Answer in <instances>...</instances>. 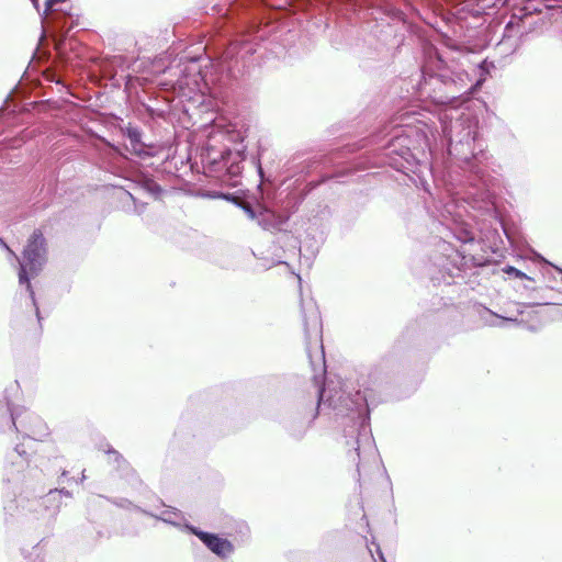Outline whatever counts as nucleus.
<instances>
[{"mask_svg": "<svg viewBox=\"0 0 562 562\" xmlns=\"http://www.w3.org/2000/svg\"><path fill=\"white\" fill-rule=\"evenodd\" d=\"M19 282L25 284L33 304L35 305L34 292L30 283V277L37 276L46 263V244L40 231H35L30 237L22 260L19 261Z\"/></svg>", "mask_w": 562, "mask_h": 562, "instance_id": "nucleus-1", "label": "nucleus"}, {"mask_svg": "<svg viewBox=\"0 0 562 562\" xmlns=\"http://www.w3.org/2000/svg\"><path fill=\"white\" fill-rule=\"evenodd\" d=\"M304 328L306 334V350L314 370L321 371L325 367V357L322 346V319L319 311L313 300L302 303Z\"/></svg>", "mask_w": 562, "mask_h": 562, "instance_id": "nucleus-2", "label": "nucleus"}, {"mask_svg": "<svg viewBox=\"0 0 562 562\" xmlns=\"http://www.w3.org/2000/svg\"><path fill=\"white\" fill-rule=\"evenodd\" d=\"M191 530L205 543L210 550H212L217 555L226 557L232 552L233 547L226 539L218 538L217 536L207 532L196 531L193 528H191Z\"/></svg>", "mask_w": 562, "mask_h": 562, "instance_id": "nucleus-3", "label": "nucleus"}, {"mask_svg": "<svg viewBox=\"0 0 562 562\" xmlns=\"http://www.w3.org/2000/svg\"><path fill=\"white\" fill-rule=\"evenodd\" d=\"M460 134L461 135H460L459 142H461V143L462 142L469 143L471 140H474L476 137V132H475L473 122H470L469 125L460 132Z\"/></svg>", "mask_w": 562, "mask_h": 562, "instance_id": "nucleus-4", "label": "nucleus"}, {"mask_svg": "<svg viewBox=\"0 0 562 562\" xmlns=\"http://www.w3.org/2000/svg\"><path fill=\"white\" fill-rule=\"evenodd\" d=\"M35 427L30 430L31 436L34 438L41 439L47 435L46 426L40 419H35Z\"/></svg>", "mask_w": 562, "mask_h": 562, "instance_id": "nucleus-5", "label": "nucleus"}, {"mask_svg": "<svg viewBox=\"0 0 562 562\" xmlns=\"http://www.w3.org/2000/svg\"><path fill=\"white\" fill-rule=\"evenodd\" d=\"M461 126H462V122L457 121V122L451 126L450 131H448V128H447V127H445V128H443V132L449 136V138H450V139H452L454 131L457 132Z\"/></svg>", "mask_w": 562, "mask_h": 562, "instance_id": "nucleus-6", "label": "nucleus"}, {"mask_svg": "<svg viewBox=\"0 0 562 562\" xmlns=\"http://www.w3.org/2000/svg\"><path fill=\"white\" fill-rule=\"evenodd\" d=\"M0 245L9 252V255L12 257V259L19 260L16 255L14 254V251H12L10 249V247L1 238H0Z\"/></svg>", "mask_w": 562, "mask_h": 562, "instance_id": "nucleus-7", "label": "nucleus"}, {"mask_svg": "<svg viewBox=\"0 0 562 562\" xmlns=\"http://www.w3.org/2000/svg\"><path fill=\"white\" fill-rule=\"evenodd\" d=\"M243 210L248 215L249 218H251V220L255 218L256 214L249 205H246V204L243 205Z\"/></svg>", "mask_w": 562, "mask_h": 562, "instance_id": "nucleus-8", "label": "nucleus"}, {"mask_svg": "<svg viewBox=\"0 0 562 562\" xmlns=\"http://www.w3.org/2000/svg\"><path fill=\"white\" fill-rule=\"evenodd\" d=\"M138 136H139V134H138L136 131H131V132H130V138H131V140H132L133 143H134V142H135V143H136V142H138Z\"/></svg>", "mask_w": 562, "mask_h": 562, "instance_id": "nucleus-9", "label": "nucleus"}, {"mask_svg": "<svg viewBox=\"0 0 562 562\" xmlns=\"http://www.w3.org/2000/svg\"><path fill=\"white\" fill-rule=\"evenodd\" d=\"M507 271H508V272H509V271H510V272H514V273H515L517 277H519V278L525 277V273H522V272H520L519 270H517V269H515V268H512V267H510Z\"/></svg>", "mask_w": 562, "mask_h": 562, "instance_id": "nucleus-10", "label": "nucleus"}, {"mask_svg": "<svg viewBox=\"0 0 562 562\" xmlns=\"http://www.w3.org/2000/svg\"><path fill=\"white\" fill-rule=\"evenodd\" d=\"M11 416H12L13 425L16 426V416H15V413L12 409H11Z\"/></svg>", "mask_w": 562, "mask_h": 562, "instance_id": "nucleus-11", "label": "nucleus"}, {"mask_svg": "<svg viewBox=\"0 0 562 562\" xmlns=\"http://www.w3.org/2000/svg\"><path fill=\"white\" fill-rule=\"evenodd\" d=\"M158 189H159V188H158V186H157V184H155V183H153V184H151L150 190H151L153 192H154V191H156V190H158Z\"/></svg>", "mask_w": 562, "mask_h": 562, "instance_id": "nucleus-12", "label": "nucleus"}, {"mask_svg": "<svg viewBox=\"0 0 562 562\" xmlns=\"http://www.w3.org/2000/svg\"><path fill=\"white\" fill-rule=\"evenodd\" d=\"M15 450H16V452H18L20 456H22V454L24 453V451H21L19 447H16V449H15Z\"/></svg>", "mask_w": 562, "mask_h": 562, "instance_id": "nucleus-13", "label": "nucleus"}, {"mask_svg": "<svg viewBox=\"0 0 562 562\" xmlns=\"http://www.w3.org/2000/svg\"><path fill=\"white\" fill-rule=\"evenodd\" d=\"M31 1L33 2L34 7H35L36 9H38V8H37V0H31Z\"/></svg>", "mask_w": 562, "mask_h": 562, "instance_id": "nucleus-14", "label": "nucleus"}, {"mask_svg": "<svg viewBox=\"0 0 562 562\" xmlns=\"http://www.w3.org/2000/svg\"><path fill=\"white\" fill-rule=\"evenodd\" d=\"M557 269L562 273V269H560V268H557Z\"/></svg>", "mask_w": 562, "mask_h": 562, "instance_id": "nucleus-15", "label": "nucleus"}]
</instances>
